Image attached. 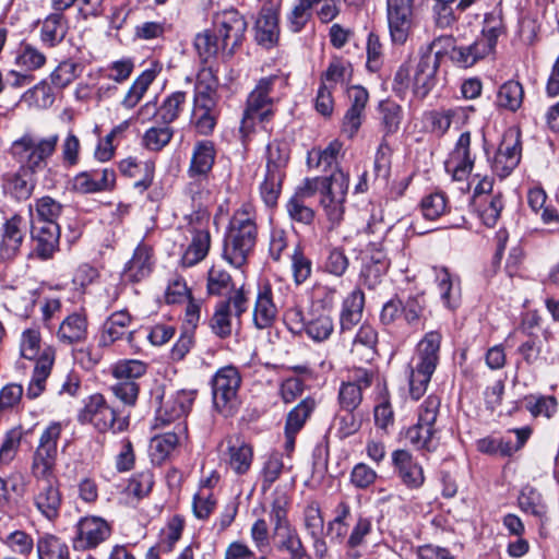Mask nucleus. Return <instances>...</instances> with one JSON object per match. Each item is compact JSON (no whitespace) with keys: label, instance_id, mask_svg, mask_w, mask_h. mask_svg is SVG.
<instances>
[{"label":"nucleus","instance_id":"nucleus-1","mask_svg":"<svg viewBox=\"0 0 559 559\" xmlns=\"http://www.w3.org/2000/svg\"><path fill=\"white\" fill-rule=\"evenodd\" d=\"M258 236L254 214L249 205L238 210L230 222L224 242L223 258L233 266L241 267L252 252Z\"/></svg>","mask_w":559,"mask_h":559},{"label":"nucleus","instance_id":"nucleus-2","mask_svg":"<svg viewBox=\"0 0 559 559\" xmlns=\"http://www.w3.org/2000/svg\"><path fill=\"white\" fill-rule=\"evenodd\" d=\"M441 340L442 335L438 331H430L417 344L409 376V394L414 400H418L427 391L439 362Z\"/></svg>","mask_w":559,"mask_h":559},{"label":"nucleus","instance_id":"nucleus-3","mask_svg":"<svg viewBox=\"0 0 559 559\" xmlns=\"http://www.w3.org/2000/svg\"><path fill=\"white\" fill-rule=\"evenodd\" d=\"M441 401L437 395H429L418 408L417 424L405 430L404 438L417 450L433 452L439 445V427L437 418Z\"/></svg>","mask_w":559,"mask_h":559},{"label":"nucleus","instance_id":"nucleus-4","mask_svg":"<svg viewBox=\"0 0 559 559\" xmlns=\"http://www.w3.org/2000/svg\"><path fill=\"white\" fill-rule=\"evenodd\" d=\"M451 36H439L420 49V59L414 70L413 87L416 94L425 97L435 85L440 56L452 47Z\"/></svg>","mask_w":559,"mask_h":559},{"label":"nucleus","instance_id":"nucleus-5","mask_svg":"<svg viewBox=\"0 0 559 559\" xmlns=\"http://www.w3.org/2000/svg\"><path fill=\"white\" fill-rule=\"evenodd\" d=\"M63 426L61 423H50L41 432L38 444L32 455L31 473L36 481L56 478L55 471L58 459V441Z\"/></svg>","mask_w":559,"mask_h":559},{"label":"nucleus","instance_id":"nucleus-6","mask_svg":"<svg viewBox=\"0 0 559 559\" xmlns=\"http://www.w3.org/2000/svg\"><path fill=\"white\" fill-rule=\"evenodd\" d=\"M241 376L234 366L219 368L211 379L214 408L225 417L236 413L239 406Z\"/></svg>","mask_w":559,"mask_h":559},{"label":"nucleus","instance_id":"nucleus-7","mask_svg":"<svg viewBox=\"0 0 559 559\" xmlns=\"http://www.w3.org/2000/svg\"><path fill=\"white\" fill-rule=\"evenodd\" d=\"M59 142L58 134L36 139L31 134H24L14 141L11 146L13 157L32 171H36L46 166Z\"/></svg>","mask_w":559,"mask_h":559},{"label":"nucleus","instance_id":"nucleus-8","mask_svg":"<svg viewBox=\"0 0 559 559\" xmlns=\"http://www.w3.org/2000/svg\"><path fill=\"white\" fill-rule=\"evenodd\" d=\"M348 188L349 175L340 168L322 177L320 205L332 225L343 221Z\"/></svg>","mask_w":559,"mask_h":559},{"label":"nucleus","instance_id":"nucleus-9","mask_svg":"<svg viewBox=\"0 0 559 559\" xmlns=\"http://www.w3.org/2000/svg\"><path fill=\"white\" fill-rule=\"evenodd\" d=\"M79 417L82 423H90L99 431L120 432L129 425L128 417L119 416L117 411L110 407L100 394L88 397Z\"/></svg>","mask_w":559,"mask_h":559},{"label":"nucleus","instance_id":"nucleus-10","mask_svg":"<svg viewBox=\"0 0 559 559\" xmlns=\"http://www.w3.org/2000/svg\"><path fill=\"white\" fill-rule=\"evenodd\" d=\"M277 80L276 75L262 78L250 93L240 126V131L243 135H248L253 130L257 120L261 122L269 120L271 115L269 93Z\"/></svg>","mask_w":559,"mask_h":559},{"label":"nucleus","instance_id":"nucleus-11","mask_svg":"<svg viewBox=\"0 0 559 559\" xmlns=\"http://www.w3.org/2000/svg\"><path fill=\"white\" fill-rule=\"evenodd\" d=\"M522 131L520 126L509 128L497 150L492 160V170L500 177L509 176L522 158Z\"/></svg>","mask_w":559,"mask_h":559},{"label":"nucleus","instance_id":"nucleus-12","mask_svg":"<svg viewBox=\"0 0 559 559\" xmlns=\"http://www.w3.org/2000/svg\"><path fill=\"white\" fill-rule=\"evenodd\" d=\"M414 0H386V21L391 39L403 45L414 24Z\"/></svg>","mask_w":559,"mask_h":559},{"label":"nucleus","instance_id":"nucleus-13","mask_svg":"<svg viewBox=\"0 0 559 559\" xmlns=\"http://www.w3.org/2000/svg\"><path fill=\"white\" fill-rule=\"evenodd\" d=\"M111 527L109 523L99 516H84L75 525L72 545L75 550L96 548L109 538Z\"/></svg>","mask_w":559,"mask_h":559},{"label":"nucleus","instance_id":"nucleus-14","mask_svg":"<svg viewBox=\"0 0 559 559\" xmlns=\"http://www.w3.org/2000/svg\"><path fill=\"white\" fill-rule=\"evenodd\" d=\"M247 29L245 17L236 10H226L218 13L214 20V32L228 46V56L243 39Z\"/></svg>","mask_w":559,"mask_h":559},{"label":"nucleus","instance_id":"nucleus-15","mask_svg":"<svg viewBox=\"0 0 559 559\" xmlns=\"http://www.w3.org/2000/svg\"><path fill=\"white\" fill-rule=\"evenodd\" d=\"M197 394L198 391L194 389H182L163 396L156 420L167 425L185 418L191 411Z\"/></svg>","mask_w":559,"mask_h":559},{"label":"nucleus","instance_id":"nucleus-16","mask_svg":"<svg viewBox=\"0 0 559 559\" xmlns=\"http://www.w3.org/2000/svg\"><path fill=\"white\" fill-rule=\"evenodd\" d=\"M33 503L37 511L47 520L52 521L59 516L62 506V493L57 478H46L36 481Z\"/></svg>","mask_w":559,"mask_h":559},{"label":"nucleus","instance_id":"nucleus-17","mask_svg":"<svg viewBox=\"0 0 559 559\" xmlns=\"http://www.w3.org/2000/svg\"><path fill=\"white\" fill-rule=\"evenodd\" d=\"M209 215L206 212L198 213V227L192 230L191 241L181 257V264L191 267L203 261L211 248V234L206 228Z\"/></svg>","mask_w":559,"mask_h":559},{"label":"nucleus","instance_id":"nucleus-18","mask_svg":"<svg viewBox=\"0 0 559 559\" xmlns=\"http://www.w3.org/2000/svg\"><path fill=\"white\" fill-rule=\"evenodd\" d=\"M226 450L223 452V461L236 475L247 474L253 462V448L239 436H229L225 439Z\"/></svg>","mask_w":559,"mask_h":559},{"label":"nucleus","instance_id":"nucleus-19","mask_svg":"<svg viewBox=\"0 0 559 559\" xmlns=\"http://www.w3.org/2000/svg\"><path fill=\"white\" fill-rule=\"evenodd\" d=\"M444 166L447 171L452 174L454 180L462 181L468 177L474 167V157L471 153V133L468 131L459 136Z\"/></svg>","mask_w":559,"mask_h":559},{"label":"nucleus","instance_id":"nucleus-20","mask_svg":"<svg viewBox=\"0 0 559 559\" xmlns=\"http://www.w3.org/2000/svg\"><path fill=\"white\" fill-rule=\"evenodd\" d=\"M131 322L132 317L126 309L112 312L103 323L99 346L109 347L124 337L132 343L135 331L129 330Z\"/></svg>","mask_w":559,"mask_h":559},{"label":"nucleus","instance_id":"nucleus-21","mask_svg":"<svg viewBox=\"0 0 559 559\" xmlns=\"http://www.w3.org/2000/svg\"><path fill=\"white\" fill-rule=\"evenodd\" d=\"M219 98L193 97L191 123L201 135H210L219 117Z\"/></svg>","mask_w":559,"mask_h":559},{"label":"nucleus","instance_id":"nucleus-22","mask_svg":"<svg viewBox=\"0 0 559 559\" xmlns=\"http://www.w3.org/2000/svg\"><path fill=\"white\" fill-rule=\"evenodd\" d=\"M25 236L24 218L14 214L2 224L0 235V259L9 260L20 250Z\"/></svg>","mask_w":559,"mask_h":559},{"label":"nucleus","instance_id":"nucleus-23","mask_svg":"<svg viewBox=\"0 0 559 559\" xmlns=\"http://www.w3.org/2000/svg\"><path fill=\"white\" fill-rule=\"evenodd\" d=\"M31 235L35 243V251L41 259L51 258L59 246V224L31 223Z\"/></svg>","mask_w":559,"mask_h":559},{"label":"nucleus","instance_id":"nucleus-24","mask_svg":"<svg viewBox=\"0 0 559 559\" xmlns=\"http://www.w3.org/2000/svg\"><path fill=\"white\" fill-rule=\"evenodd\" d=\"M392 462L402 483L408 488H419L425 481L424 471L420 464L414 461L413 455L406 450H395L392 453Z\"/></svg>","mask_w":559,"mask_h":559},{"label":"nucleus","instance_id":"nucleus-25","mask_svg":"<svg viewBox=\"0 0 559 559\" xmlns=\"http://www.w3.org/2000/svg\"><path fill=\"white\" fill-rule=\"evenodd\" d=\"M374 533L372 519L364 513L355 516L345 545L348 548L345 559L359 556L358 550L365 548Z\"/></svg>","mask_w":559,"mask_h":559},{"label":"nucleus","instance_id":"nucleus-26","mask_svg":"<svg viewBox=\"0 0 559 559\" xmlns=\"http://www.w3.org/2000/svg\"><path fill=\"white\" fill-rule=\"evenodd\" d=\"M115 181L116 174L114 169L104 168L76 175L73 185L79 192L94 193L110 190L115 186Z\"/></svg>","mask_w":559,"mask_h":559},{"label":"nucleus","instance_id":"nucleus-27","mask_svg":"<svg viewBox=\"0 0 559 559\" xmlns=\"http://www.w3.org/2000/svg\"><path fill=\"white\" fill-rule=\"evenodd\" d=\"M277 318V307L273 301L272 288L269 284L259 287L253 308V323L263 330L273 325Z\"/></svg>","mask_w":559,"mask_h":559},{"label":"nucleus","instance_id":"nucleus-28","mask_svg":"<svg viewBox=\"0 0 559 559\" xmlns=\"http://www.w3.org/2000/svg\"><path fill=\"white\" fill-rule=\"evenodd\" d=\"M257 41L265 47L273 46L280 36L278 14L273 5L263 7L254 25Z\"/></svg>","mask_w":559,"mask_h":559},{"label":"nucleus","instance_id":"nucleus-29","mask_svg":"<svg viewBox=\"0 0 559 559\" xmlns=\"http://www.w3.org/2000/svg\"><path fill=\"white\" fill-rule=\"evenodd\" d=\"M435 283L442 300L448 309H455L461 301L460 280L452 275L445 267H433Z\"/></svg>","mask_w":559,"mask_h":559},{"label":"nucleus","instance_id":"nucleus-30","mask_svg":"<svg viewBox=\"0 0 559 559\" xmlns=\"http://www.w3.org/2000/svg\"><path fill=\"white\" fill-rule=\"evenodd\" d=\"M88 322L83 312H73L60 323L57 332L58 340L67 345L85 341L87 336Z\"/></svg>","mask_w":559,"mask_h":559},{"label":"nucleus","instance_id":"nucleus-31","mask_svg":"<svg viewBox=\"0 0 559 559\" xmlns=\"http://www.w3.org/2000/svg\"><path fill=\"white\" fill-rule=\"evenodd\" d=\"M216 150L215 145L210 140L198 141L192 150L191 160L189 166L190 176H205L207 175L215 162Z\"/></svg>","mask_w":559,"mask_h":559},{"label":"nucleus","instance_id":"nucleus-32","mask_svg":"<svg viewBox=\"0 0 559 559\" xmlns=\"http://www.w3.org/2000/svg\"><path fill=\"white\" fill-rule=\"evenodd\" d=\"M273 539L276 550L287 552L290 559H307L306 547L293 525L273 532Z\"/></svg>","mask_w":559,"mask_h":559},{"label":"nucleus","instance_id":"nucleus-33","mask_svg":"<svg viewBox=\"0 0 559 559\" xmlns=\"http://www.w3.org/2000/svg\"><path fill=\"white\" fill-rule=\"evenodd\" d=\"M389 261L381 249H376L370 259L367 260L360 272L361 284L369 289L376 288L386 273Z\"/></svg>","mask_w":559,"mask_h":559},{"label":"nucleus","instance_id":"nucleus-34","mask_svg":"<svg viewBox=\"0 0 559 559\" xmlns=\"http://www.w3.org/2000/svg\"><path fill=\"white\" fill-rule=\"evenodd\" d=\"M193 45L199 58L204 63L215 59L219 52L228 56V46L214 31L205 29L197 34Z\"/></svg>","mask_w":559,"mask_h":559},{"label":"nucleus","instance_id":"nucleus-35","mask_svg":"<svg viewBox=\"0 0 559 559\" xmlns=\"http://www.w3.org/2000/svg\"><path fill=\"white\" fill-rule=\"evenodd\" d=\"M342 147L343 144L338 140H334L324 150L312 148L307 156L308 167L320 171L332 169L337 163Z\"/></svg>","mask_w":559,"mask_h":559},{"label":"nucleus","instance_id":"nucleus-36","mask_svg":"<svg viewBox=\"0 0 559 559\" xmlns=\"http://www.w3.org/2000/svg\"><path fill=\"white\" fill-rule=\"evenodd\" d=\"M365 296L360 289L353 290L344 300L341 312V329L343 332L352 330L362 316Z\"/></svg>","mask_w":559,"mask_h":559},{"label":"nucleus","instance_id":"nucleus-37","mask_svg":"<svg viewBox=\"0 0 559 559\" xmlns=\"http://www.w3.org/2000/svg\"><path fill=\"white\" fill-rule=\"evenodd\" d=\"M151 249L139 246L124 269V276L132 282H140L152 272Z\"/></svg>","mask_w":559,"mask_h":559},{"label":"nucleus","instance_id":"nucleus-38","mask_svg":"<svg viewBox=\"0 0 559 559\" xmlns=\"http://www.w3.org/2000/svg\"><path fill=\"white\" fill-rule=\"evenodd\" d=\"M68 32L67 21L62 13H51L43 22L40 39L48 47L59 45Z\"/></svg>","mask_w":559,"mask_h":559},{"label":"nucleus","instance_id":"nucleus-39","mask_svg":"<svg viewBox=\"0 0 559 559\" xmlns=\"http://www.w3.org/2000/svg\"><path fill=\"white\" fill-rule=\"evenodd\" d=\"M62 209V204L50 197L39 198L29 206L31 223L58 224Z\"/></svg>","mask_w":559,"mask_h":559},{"label":"nucleus","instance_id":"nucleus-40","mask_svg":"<svg viewBox=\"0 0 559 559\" xmlns=\"http://www.w3.org/2000/svg\"><path fill=\"white\" fill-rule=\"evenodd\" d=\"M378 333L369 324L359 328L353 341L352 353L359 356L360 359L369 361L374 357Z\"/></svg>","mask_w":559,"mask_h":559},{"label":"nucleus","instance_id":"nucleus-41","mask_svg":"<svg viewBox=\"0 0 559 559\" xmlns=\"http://www.w3.org/2000/svg\"><path fill=\"white\" fill-rule=\"evenodd\" d=\"M305 331L316 342L328 340L334 331L332 317L325 310H313L306 322Z\"/></svg>","mask_w":559,"mask_h":559},{"label":"nucleus","instance_id":"nucleus-42","mask_svg":"<svg viewBox=\"0 0 559 559\" xmlns=\"http://www.w3.org/2000/svg\"><path fill=\"white\" fill-rule=\"evenodd\" d=\"M156 71L154 69H146L143 71L132 83L126 96L123 97L121 105L127 109L134 108L140 100L143 98L148 86L153 83L156 78Z\"/></svg>","mask_w":559,"mask_h":559},{"label":"nucleus","instance_id":"nucleus-43","mask_svg":"<svg viewBox=\"0 0 559 559\" xmlns=\"http://www.w3.org/2000/svg\"><path fill=\"white\" fill-rule=\"evenodd\" d=\"M489 53V45L485 46L476 40L469 46L453 47L451 58L460 67L468 68Z\"/></svg>","mask_w":559,"mask_h":559},{"label":"nucleus","instance_id":"nucleus-44","mask_svg":"<svg viewBox=\"0 0 559 559\" xmlns=\"http://www.w3.org/2000/svg\"><path fill=\"white\" fill-rule=\"evenodd\" d=\"M38 559H68V546L58 537L45 534L37 540Z\"/></svg>","mask_w":559,"mask_h":559},{"label":"nucleus","instance_id":"nucleus-45","mask_svg":"<svg viewBox=\"0 0 559 559\" xmlns=\"http://www.w3.org/2000/svg\"><path fill=\"white\" fill-rule=\"evenodd\" d=\"M504 33V26L500 12L492 11L485 15L481 38L477 39L480 44L489 45V52L495 50L499 36Z\"/></svg>","mask_w":559,"mask_h":559},{"label":"nucleus","instance_id":"nucleus-46","mask_svg":"<svg viewBox=\"0 0 559 559\" xmlns=\"http://www.w3.org/2000/svg\"><path fill=\"white\" fill-rule=\"evenodd\" d=\"M289 160V148L285 142L272 141L266 146V169L271 173L285 175Z\"/></svg>","mask_w":559,"mask_h":559},{"label":"nucleus","instance_id":"nucleus-47","mask_svg":"<svg viewBox=\"0 0 559 559\" xmlns=\"http://www.w3.org/2000/svg\"><path fill=\"white\" fill-rule=\"evenodd\" d=\"M523 97L522 84L518 81H508L499 88L497 104L501 108L515 111L521 107Z\"/></svg>","mask_w":559,"mask_h":559},{"label":"nucleus","instance_id":"nucleus-48","mask_svg":"<svg viewBox=\"0 0 559 559\" xmlns=\"http://www.w3.org/2000/svg\"><path fill=\"white\" fill-rule=\"evenodd\" d=\"M46 63V56L29 44H22L15 53V66L24 71L40 69Z\"/></svg>","mask_w":559,"mask_h":559},{"label":"nucleus","instance_id":"nucleus-49","mask_svg":"<svg viewBox=\"0 0 559 559\" xmlns=\"http://www.w3.org/2000/svg\"><path fill=\"white\" fill-rule=\"evenodd\" d=\"M316 405L313 399H304L287 414L285 429L298 433L314 411Z\"/></svg>","mask_w":559,"mask_h":559},{"label":"nucleus","instance_id":"nucleus-50","mask_svg":"<svg viewBox=\"0 0 559 559\" xmlns=\"http://www.w3.org/2000/svg\"><path fill=\"white\" fill-rule=\"evenodd\" d=\"M218 78L212 67H203L197 76L194 97L219 98Z\"/></svg>","mask_w":559,"mask_h":559},{"label":"nucleus","instance_id":"nucleus-51","mask_svg":"<svg viewBox=\"0 0 559 559\" xmlns=\"http://www.w3.org/2000/svg\"><path fill=\"white\" fill-rule=\"evenodd\" d=\"M179 443V437L175 432H166L155 436L151 440L150 450L154 462H164Z\"/></svg>","mask_w":559,"mask_h":559},{"label":"nucleus","instance_id":"nucleus-52","mask_svg":"<svg viewBox=\"0 0 559 559\" xmlns=\"http://www.w3.org/2000/svg\"><path fill=\"white\" fill-rule=\"evenodd\" d=\"M381 126L384 138L394 134L400 129L402 121V108L394 102L384 100L379 105Z\"/></svg>","mask_w":559,"mask_h":559},{"label":"nucleus","instance_id":"nucleus-53","mask_svg":"<svg viewBox=\"0 0 559 559\" xmlns=\"http://www.w3.org/2000/svg\"><path fill=\"white\" fill-rule=\"evenodd\" d=\"M141 168H144L145 175L141 180L134 182V187L141 190H146L153 181L154 166L152 164H139L132 157H128L119 164L120 171L128 177H135Z\"/></svg>","mask_w":559,"mask_h":559},{"label":"nucleus","instance_id":"nucleus-54","mask_svg":"<svg viewBox=\"0 0 559 559\" xmlns=\"http://www.w3.org/2000/svg\"><path fill=\"white\" fill-rule=\"evenodd\" d=\"M284 177L283 174L265 170L264 179L260 185V195L266 206H274L277 203Z\"/></svg>","mask_w":559,"mask_h":559},{"label":"nucleus","instance_id":"nucleus-55","mask_svg":"<svg viewBox=\"0 0 559 559\" xmlns=\"http://www.w3.org/2000/svg\"><path fill=\"white\" fill-rule=\"evenodd\" d=\"M420 210L426 219L436 221L448 212V199L442 192H433L423 198Z\"/></svg>","mask_w":559,"mask_h":559},{"label":"nucleus","instance_id":"nucleus-56","mask_svg":"<svg viewBox=\"0 0 559 559\" xmlns=\"http://www.w3.org/2000/svg\"><path fill=\"white\" fill-rule=\"evenodd\" d=\"M526 408L535 418L544 417L549 419L557 412V400L549 395L526 396Z\"/></svg>","mask_w":559,"mask_h":559},{"label":"nucleus","instance_id":"nucleus-57","mask_svg":"<svg viewBox=\"0 0 559 559\" xmlns=\"http://www.w3.org/2000/svg\"><path fill=\"white\" fill-rule=\"evenodd\" d=\"M147 365L139 359H123L112 368V374L118 380L134 381L145 374Z\"/></svg>","mask_w":559,"mask_h":559},{"label":"nucleus","instance_id":"nucleus-58","mask_svg":"<svg viewBox=\"0 0 559 559\" xmlns=\"http://www.w3.org/2000/svg\"><path fill=\"white\" fill-rule=\"evenodd\" d=\"M483 223L488 227H493L500 216L503 207L500 195L487 197L486 200L473 204Z\"/></svg>","mask_w":559,"mask_h":559},{"label":"nucleus","instance_id":"nucleus-59","mask_svg":"<svg viewBox=\"0 0 559 559\" xmlns=\"http://www.w3.org/2000/svg\"><path fill=\"white\" fill-rule=\"evenodd\" d=\"M283 469L284 463L281 454L271 453L265 457L261 469V488L263 491H266L272 487V485L280 478Z\"/></svg>","mask_w":559,"mask_h":559},{"label":"nucleus","instance_id":"nucleus-60","mask_svg":"<svg viewBox=\"0 0 559 559\" xmlns=\"http://www.w3.org/2000/svg\"><path fill=\"white\" fill-rule=\"evenodd\" d=\"M207 293L210 295H224L233 287V280L222 266L213 265L207 273Z\"/></svg>","mask_w":559,"mask_h":559},{"label":"nucleus","instance_id":"nucleus-61","mask_svg":"<svg viewBox=\"0 0 559 559\" xmlns=\"http://www.w3.org/2000/svg\"><path fill=\"white\" fill-rule=\"evenodd\" d=\"M461 114H463L462 108H441L439 110L431 111L428 116L431 131L437 135L445 134L450 129L453 119L461 116Z\"/></svg>","mask_w":559,"mask_h":559},{"label":"nucleus","instance_id":"nucleus-62","mask_svg":"<svg viewBox=\"0 0 559 559\" xmlns=\"http://www.w3.org/2000/svg\"><path fill=\"white\" fill-rule=\"evenodd\" d=\"M83 68L80 63L67 60L61 62L51 73V83L63 88L72 83L82 72Z\"/></svg>","mask_w":559,"mask_h":559},{"label":"nucleus","instance_id":"nucleus-63","mask_svg":"<svg viewBox=\"0 0 559 559\" xmlns=\"http://www.w3.org/2000/svg\"><path fill=\"white\" fill-rule=\"evenodd\" d=\"M60 150L61 160L66 167H73L80 163L81 141L72 130L62 139Z\"/></svg>","mask_w":559,"mask_h":559},{"label":"nucleus","instance_id":"nucleus-64","mask_svg":"<svg viewBox=\"0 0 559 559\" xmlns=\"http://www.w3.org/2000/svg\"><path fill=\"white\" fill-rule=\"evenodd\" d=\"M174 131L168 126L152 127L143 135V144L151 151H160L171 140Z\"/></svg>","mask_w":559,"mask_h":559}]
</instances>
